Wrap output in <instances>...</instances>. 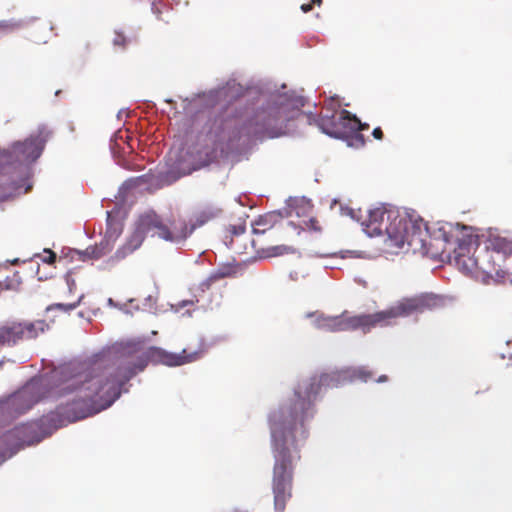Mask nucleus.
Masks as SVG:
<instances>
[{"mask_svg":"<svg viewBox=\"0 0 512 512\" xmlns=\"http://www.w3.org/2000/svg\"><path fill=\"white\" fill-rule=\"evenodd\" d=\"M111 248L107 241H102L98 245L89 246L84 251L76 250L75 253L79 256V259L85 260H96L101 258L110 252Z\"/></svg>","mask_w":512,"mask_h":512,"instance_id":"15","label":"nucleus"},{"mask_svg":"<svg viewBox=\"0 0 512 512\" xmlns=\"http://www.w3.org/2000/svg\"><path fill=\"white\" fill-rule=\"evenodd\" d=\"M313 8V4L312 2L310 1L309 3H303L301 5V10L304 12V13H307L309 11H311Z\"/></svg>","mask_w":512,"mask_h":512,"instance_id":"30","label":"nucleus"},{"mask_svg":"<svg viewBox=\"0 0 512 512\" xmlns=\"http://www.w3.org/2000/svg\"><path fill=\"white\" fill-rule=\"evenodd\" d=\"M312 4H317V5H320L322 0H311Z\"/></svg>","mask_w":512,"mask_h":512,"instance_id":"33","label":"nucleus"},{"mask_svg":"<svg viewBox=\"0 0 512 512\" xmlns=\"http://www.w3.org/2000/svg\"><path fill=\"white\" fill-rule=\"evenodd\" d=\"M348 377L352 380H360L367 382L372 379L373 372L368 370L366 367H357L347 371Z\"/></svg>","mask_w":512,"mask_h":512,"instance_id":"18","label":"nucleus"},{"mask_svg":"<svg viewBox=\"0 0 512 512\" xmlns=\"http://www.w3.org/2000/svg\"><path fill=\"white\" fill-rule=\"evenodd\" d=\"M128 42H129V40L122 32L115 31V35L113 38V45L115 47L124 49L127 46Z\"/></svg>","mask_w":512,"mask_h":512,"instance_id":"24","label":"nucleus"},{"mask_svg":"<svg viewBox=\"0 0 512 512\" xmlns=\"http://www.w3.org/2000/svg\"><path fill=\"white\" fill-rule=\"evenodd\" d=\"M206 351L207 345L201 340L197 348L183 349L181 353L150 347L140 355L107 365H61L53 370L52 377L56 383L52 393L57 397L69 398L42 421L57 429L93 416L109 408L120 397L123 386L143 371L149 362L170 367L182 366L201 359Z\"/></svg>","mask_w":512,"mask_h":512,"instance_id":"1","label":"nucleus"},{"mask_svg":"<svg viewBox=\"0 0 512 512\" xmlns=\"http://www.w3.org/2000/svg\"><path fill=\"white\" fill-rule=\"evenodd\" d=\"M318 327L329 331H342L341 330V317H324L318 319Z\"/></svg>","mask_w":512,"mask_h":512,"instance_id":"17","label":"nucleus"},{"mask_svg":"<svg viewBox=\"0 0 512 512\" xmlns=\"http://www.w3.org/2000/svg\"><path fill=\"white\" fill-rule=\"evenodd\" d=\"M388 380V377L386 375H381L378 379H377V382L379 383H383V382H386Z\"/></svg>","mask_w":512,"mask_h":512,"instance_id":"32","label":"nucleus"},{"mask_svg":"<svg viewBox=\"0 0 512 512\" xmlns=\"http://www.w3.org/2000/svg\"><path fill=\"white\" fill-rule=\"evenodd\" d=\"M510 161L512 162V153H511V156H510Z\"/></svg>","mask_w":512,"mask_h":512,"instance_id":"36","label":"nucleus"},{"mask_svg":"<svg viewBox=\"0 0 512 512\" xmlns=\"http://www.w3.org/2000/svg\"><path fill=\"white\" fill-rule=\"evenodd\" d=\"M245 230H246V226L243 223L230 225L228 228V231L234 236L243 234L245 232Z\"/></svg>","mask_w":512,"mask_h":512,"instance_id":"25","label":"nucleus"},{"mask_svg":"<svg viewBox=\"0 0 512 512\" xmlns=\"http://www.w3.org/2000/svg\"><path fill=\"white\" fill-rule=\"evenodd\" d=\"M402 216L396 211L388 210L386 207H376L369 210L367 218L363 220L362 226L365 233L370 236H380L386 234L388 239L401 241L399 236L400 223Z\"/></svg>","mask_w":512,"mask_h":512,"instance_id":"8","label":"nucleus"},{"mask_svg":"<svg viewBox=\"0 0 512 512\" xmlns=\"http://www.w3.org/2000/svg\"><path fill=\"white\" fill-rule=\"evenodd\" d=\"M218 210L206 209L195 215V221L191 225L200 227L217 216Z\"/></svg>","mask_w":512,"mask_h":512,"instance_id":"19","label":"nucleus"},{"mask_svg":"<svg viewBox=\"0 0 512 512\" xmlns=\"http://www.w3.org/2000/svg\"><path fill=\"white\" fill-rule=\"evenodd\" d=\"M281 222V215L279 213L271 212L260 215L251 224L254 235H263L266 232L273 230L278 223Z\"/></svg>","mask_w":512,"mask_h":512,"instance_id":"13","label":"nucleus"},{"mask_svg":"<svg viewBox=\"0 0 512 512\" xmlns=\"http://www.w3.org/2000/svg\"><path fill=\"white\" fill-rule=\"evenodd\" d=\"M228 512H241V511H239V510H237V509H233V510H230V511H228Z\"/></svg>","mask_w":512,"mask_h":512,"instance_id":"35","label":"nucleus"},{"mask_svg":"<svg viewBox=\"0 0 512 512\" xmlns=\"http://www.w3.org/2000/svg\"><path fill=\"white\" fill-rule=\"evenodd\" d=\"M475 266L483 271L488 272L484 262L481 261L479 258L475 259Z\"/></svg>","mask_w":512,"mask_h":512,"instance_id":"31","label":"nucleus"},{"mask_svg":"<svg viewBox=\"0 0 512 512\" xmlns=\"http://www.w3.org/2000/svg\"><path fill=\"white\" fill-rule=\"evenodd\" d=\"M306 226L308 227V229H310L312 231H315V232H321L322 231V227L320 225V222L316 218H310L306 222Z\"/></svg>","mask_w":512,"mask_h":512,"instance_id":"27","label":"nucleus"},{"mask_svg":"<svg viewBox=\"0 0 512 512\" xmlns=\"http://www.w3.org/2000/svg\"><path fill=\"white\" fill-rule=\"evenodd\" d=\"M18 186V182L13 178L3 183L0 182V199H4L7 197V190L15 189Z\"/></svg>","mask_w":512,"mask_h":512,"instance_id":"21","label":"nucleus"},{"mask_svg":"<svg viewBox=\"0 0 512 512\" xmlns=\"http://www.w3.org/2000/svg\"><path fill=\"white\" fill-rule=\"evenodd\" d=\"M398 227L401 241L391 240V245L396 248H403L407 244L409 250L421 255H430L432 257L438 254V251L432 249L431 236L429 235L427 224L422 218L402 217Z\"/></svg>","mask_w":512,"mask_h":512,"instance_id":"6","label":"nucleus"},{"mask_svg":"<svg viewBox=\"0 0 512 512\" xmlns=\"http://www.w3.org/2000/svg\"><path fill=\"white\" fill-rule=\"evenodd\" d=\"M303 106L301 100L278 96L256 109L240 129V133L249 139L263 140L277 138L287 134L288 123L295 119Z\"/></svg>","mask_w":512,"mask_h":512,"instance_id":"3","label":"nucleus"},{"mask_svg":"<svg viewBox=\"0 0 512 512\" xmlns=\"http://www.w3.org/2000/svg\"><path fill=\"white\" fill-rule=\"evenodd\" d=\"M39 400L40 397L37 395L36 385L31 383L9 399L8 407L16 414H23L30 410Z\"/></svg>","mask_w":512,"mask_h":512,"instance_id":"12","label":"nucleus"},{"mask_svg":"<svg viewBox=\"0 0 512 512\" xmlns=\"http://www.w3.org/2000/svg\"><path fill=\"white\" fill-rule=\"evenodd\" d=\"M237 273L236 267L232 265H224L219 267L207 280V287H209L211 282L217 281L219 279H223L226 277H232Z\"/></svg>","mask_w":512,"mask_h":512,"instance_id":"16","label":"nucleus"},{"mask_svg":"<svg viewBox=\"0 0 512 512\" xmlns=\"http://www.w3.org/2000/svg\"><path fill=\"white\" fill-rule=\"evenodd\" d=\"M372 135L377 140H382L384 137L383 131L380 127L374 128Z\"/></svg>","mask_w":512,"mask_h":512,"instance_id":"29","label":"nucleus"},{"mask_svg":"<svg viewBox=\"0 0 512 512\" xmlns=\"http://www.w3.org/2000/svg\"><path fill=\"white\" fill-rule=\"evenodd\" d=\"M79 304V301L77 302H74V303H68V304H64V303H55V304H52L50 306L47 307V310H54V309H58V310H61L63 312H69L71 310H74Z\"/></svg>","mask_w":512,"mask_h":512,"instance_id":"22","label":"nucleus"},{"mask_svg":"<svg viewBox=\"0 0 512 512\" xmlns=\"http://www.w3.org/2000/svg\"><path fill=\"white\" fill-rule=\"evenodd\" d=\"M442 297L435 294H420L410 298H404L395 305L386 310L373 314H361L355 316H340L341 330L362 329L363 332H369L376 326H387L399 317H407L414 313H423L427 310H433L443 306Z\"/></svg>","mask_w":512,"mask_h":512,"instance_id":"4","label":"nucleus"},{"mask_svg":"<svg viewBox=\"0 0 512 512\" xmlns=\"http://www.w3.org/2000/svg\"><path fill=\"white\" fill-rule=\"evenodd\" d=\"M45 327L44 321L6 322L0 325V347L12 346L19 341L36 338L40 332H44Z\"/></svg>","mask_w":512,"mask_h":512,"instance_id":"9","label":"nucleus"},{"mask_svg":"<svg viewBox=\"0 0 512 512\" xmlns=\"http://www.w3.org/2000/svg\"><path fill=\"white\" fill-rule=\"evenodd\" d=\"M44 253L47 254V256L43 258V262L53 264L56 260V254L50 249H45Z\"/></svg>","mask_w":512,"mask_h":512,"instance_id":"28","label":"nucleus"},{"mask_svg":"<svg viewBox=\"0 0 512 512\" xmlns=\"http://www.w3.org/2000/svg\"><path fill=\"white\" fill-rule=\"evenodd\" d=\"M44 148V141L40 137H30L23 142L14 143L4 155L6 162L16 172L23 164L37 160Z\"/></svg>","mask_w":512,"mask_h":512,"instance_id":"10","label":"nucleus"},{"mask_svg":"<svg viewBox=\"0 0 512 512\" xmlns=\"http://www.w3.org/2000/svg\"><path fill=\"white\" fill-rule=\"evenodd\" d=\"M458 242V255L464 256L466 253H470L472 249H475L479 245L478 235L472 232L471 228L463 227L462 237L457 239Z\"/></svg>","mask_w":512,"mask_h":512,"instance_id":"14","label":"nucleus"},{"mask_svg":"<svg viewBox=\"0 0 512 512\" xmlns=\"http://www.w3.org/2000/svg\"><path fill=\"white\" fill-rule=\"evenodd\" d=\"M334 380L333 375L322 374L302 381L289 402L269 417L274 459L271 489L276 512H284L292 498L300 447L308 436L304 423L313 416V402L321 388L332 386Z\"/></svg>","mask_w":512,"mask_h":512,"instance_id":"2","label":"nucleus"},{"mask_svg":"<svg viewBox=\"0 0 512 512\" xmlns=\"http://www.w3.org/2000/svg\"><path fill=\"white\" fill-rule=\"evenodd\" d=\"M195 229L196 225H188L187 221L180 215H173L165 223L159 215L149 212L139 218L137 228L128 244L132 250H135L143 242L144 236L149 233L165 241L178 244L184 242Z\"/></svg>","mask_w":512,"mask_h":512,"instance_id":"5","label":"nucleus"},{"mask_svg":"<svg viewBox=\"0 0 512 512\" xmlns=\"http://www.w3.org/2000/svg\"><path fill=\"white\" fill-rule=\"evenodd\" d=\"M338 106L339 104L336 103L334 98H331L329 102L325 103L327 113L313 117V122L323 133L335 138H341L346 133V130L363 131L369 128L367 123H361L355 115H352L347 110H342L339 117L336 118Z\"/></svg>","mask_w":512,"mask_h":512,"instance_id":"7","label":"nucleus"},{"mask_svg":"<svg viewBox=\"0 0 512 512\" xmlns=\"http://www.w3.org/2000/svg\"><path fill=\"white\" fill-rule=\"evenodd\" d=\"M32 431V424H23L4 433L0 437V456L2 460L6 458L7 454L11 456L21 447L32 444L30 438Z\"/></svg>","mask_w":512,"mask_h":512,"instance_id":"11","label":"nucleus"},{"mask_svg":"<svg viewBox=\"0 0 512 512\" xmlns=\"http://www.w3.org/2000/svg\"><path fill=\"white\" fill-rule=\"evenodd\" d=\"M204 155H205L204 158L199 156L198 160L200 161V163L202 165L210 164L216 158V150H215V148H205Z\"/></svg>","mask_w":512,"mask_h":512,"instance_id":"23","label":"nucleus"},{"mask_svg":"<svg viewBox=\"0 0 512 512\" xmlns=\"http://www.w3.org/2000/svg\"><path fill=\"white\" fill-rule=\"evenodd\" d=\"M272 251H273V255L278 256V255H283L285 253L294 252V249L290 246L280 245V246L273 247Z\"/></svg>","mask_w":512,"mask_h":512,"instance_id":"26","label":"nucleus"},{"mask_svg":"<svg viewBox=\"0 0 512 512\" xmlns=\"http://www.w3.org/2000/svg\"><path fill=\"white\" fill-rule=\"evenodd\" d=\"M356 137H357V139H360V140H361V143H362V144H364V138H363V135L358 134Z\"/></svg>","mask_w":512,"mask_h":512,"instance_id":"34","label":"nucleus"},{"mask_svg":"<svg viewBox=\"0 0 512 512\" xmlns=\"http://www.w3.org/2000/svg\"><path fill=\"white\" fill-rule=\"evenodd\" d=\"M494 249L499 253L510 254L512 253V242L507 241L503 238H498L493 243Z\"/></svg>","mask_w":512,"mask_h":512,"instance_id":"20","label":"nucleus"}]
</instances>
